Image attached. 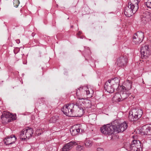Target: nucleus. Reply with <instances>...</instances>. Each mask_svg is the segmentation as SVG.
Wrapping results in <instances>:
<instances>
[{"label": "nucleus", "instance_id": "25", "mask_svg": "<svg viewBox=\"0 0 151 151\" xmlns=\"http://www.w3.org/2000/svg\"><path fill=\"white\" fill-rule=\"evenodd\" d=\"M85 146L86 147H91L93 145L92 142L88 139H86L84 142Z\"/></svg>", "mask_w": 151, "mask_h": 151}, {"label": "nucleus", "instance_id": "6", "mask_svg": "<svg viewBox=\"0 0 151 151\" xmlns=\"http://www.w3.org/2000/svg\"><path fill=\"white\" fill-rule=\"evenodd\" d=\"M115 121H117L118 122L116 124V126H115V131L116 132L119 133L125 131L127 128L128 125L126 123L124 122L123 123L120 124V121L118 120H116Z\"/></svg>", "mask_w": 151, "mask_h": 151}, {"label": "nucleus", "instance_id": "37", "mask_svg": "<svg viewBox=\"0 0 151 151\" xmlns=\"http://www.w3.org/2000/svg\"><path fill=\"white\" fill-rule=\"evenodd\" d=\"M35 35V34L34 33H32V36H34Z\"/></svg>", "mask_w": 151, "mask_h": 151}, {"label": "nucleus", "instance_id": "10", "mask_svg": "<svg viewBox=\"0 0 151 151\" xmlns=\"http://www.w3.org/2000/svg\"><path fill=\"white\" fill-rule=\"evenodd\" d=\"M124 14L127 17H130L133 14H135L137 11V10L133 7H132L128 5L126 6L124 9Z\"/></svg>", "mask_w": 151, "mask_h": 151}, {"label": "nucleus", "instance_id": "17", "mask_svg": "<svg viewBox=\"0 0 151 151\" xmlns=\"http://www.w3.org/2000/svg\"><path fill=\"white\" fill-rule=\"evenodd\" d=\"M116 89L119 86L120 80L117 77H115L111 78V80H109L108 81Z\"/></svg>", "mask_w": 151, "mask_h": 151}, {"label": "nucleus", "instance_id": "5", "mask_svg": "<svg viewBox=\"0 0 151 151\" xmlns=\"http://www.w3.org/2000/svg\"><path fill=\"white\" fill-rule=\"evenodd\" d=\"M130 151H140L142 150L141 143L137 140H133L130 145Z\"/></svg>", "mask_w": 151, "mask_h": 151}, {"label": "nucleus", "instance_id": "1", "mask_svg": "<svg viewBox=\"0 0 151 151\" xmlns=\"http://www.w3.org/2000/svg\"><path fill=\"white\" fill-rule=\"evenodd\" d=\"M75 105L77 108V110H75V114L73 117L81 116L84 113V109H88L90 107V104L88 102L77 100Z\"/></svg>", "mask_w": 151, "mask_h": 151}, {"label": "nucleus", "instance_id": "28", "mask_svg": "<svg viewBox=\"0 0 151 151\" xmlns=\"http://www.w3.org/2000/svg\"><path fill=\"white\" fill-rule=\"evenodd\" d=\"M129 119V120L131 121H136L137 120V119H136L135 118L134 119V116H133V114L130 112L129 113V115L128 116Z\"/></svg>", "mask_w": 151, "mask_h": 151}, {"label": "nucleus", "instance_id": "12", "mask_svg": "<svg viewBox=\"0 0 151 151\" xmlns=\"http://www.w3.org/2000/svg\"><path fill=\"white\" fill-rule=\"evenodd\" d=\"M140 132L143 135L151 134V124L143 126L140 129Z\"/></svg>", "mask_w": 151, "mask_h": 151}, {"label": "nucleus", "instance_id": "29", "mask_svg": "<svg viewBox=\"0 0 151 151\" xmlns=\"http://www.w3.org/2000/svg\"><path fill=\"white\" fill-rule=\"evenodd\" d=\"M15 119L16 116L14 115H12V114H11L9 119H8L7 120V122H11L12 121H13Z\"/></svg>", "mask_w": 151, "mask_h": 151}, {"label": "nucleus", "instance_id": "16", "mask_svg": "<svg viewBox=\"0 0 151 151\" xmlns=\"http://www.w3.org/2000/svg\"><path fill=\"white\" fill-rule=\"evenodd\" d=\"M105 90L109 93H112L114 91V89H116L108 81H106L104 85Z\"/></svg>", "mask_w": 151, "mask_h": 151}, {"label": "nucleus", "instance_id": "21", "mask_svg": "<svg viewBox=\"0 0 151 151\" xmlns=\"http://www.w3.org/2000/svg\"><path fill=\"white\" fill-rule=\"evenodd\" d=\"M24 130L27 138L29 139L30 137H32L33 131L32 128L28 127L27 128L24 129Z\"/></svg>", "mask_w": 151, "mask_h": 151}, {"label": "nucleus", "instance_id": "33", "mask_svg": "<svg viewBox=\"0 0 151 151\" xmlns=\"http://www.w3.org/2000/svg\"><path fill=\"white\" fill-rule=\"evenodd\" d=\"M38 102L40 104L43 103L45 101V99L44 98H41L39 99L38 100Z\"/></svg>", "mask_w": 151, "mask_h": 151}, {"label": "nucleus", "instance_id": "13", "mask_svg": "<svg viewBox=\"0 0 151 151\" xmlns=\"http://www.w3.org/2000/svg\"><path fill=\"white\" fill-rule=\"evenodd\" d=\"M77 145V143L74 141H71L65 144L62 148V151H69L74 146Z\"/></svg>", "mask_w": 151, "mask_h": 151}, {"label": "nucleus", "instance_id": "23", "mask_svg": "<svg viewBox=\"0 0 151 151\" xmlns=\"http://www.w3.org/2000/svg\"><path fill=\"white\" fill-rule=\"evenodd\" d=\"M19 137L20 139L22 140H24L26 138H27L24 129L22 130L20 132Z\"/></svg>", "mask_w": 151, "mask_h": 151}, {"label": "nucleus", "instance_id": "36", "mask_svg": "<svg viewBox=\"0 0 151 151\" xmlns=\"http://www.w3.org/2000/svg\"><path fill=\"white\" fill-rule=\"evenodd\" d=\"M16 42L17 43L19 44L20 42V41L19 40H16Z\"/></svg>", "mask_w": 151, "mask_h": 151}, {"label": "nucleus", "instance_id": "14", "mask_svg": "<svg viewBox=\"0 0 151 151\" xmlns=\"http://www.w3.org/2000/svg\"><path fill=\"white\" fill-rule=\"evenodd\" d=\"M16 139V138L15 136L12 135L10 137H8L5 138L4 140V142L6 145H9L14 143Z\"/></svg>", "mask_w": 151, "mask_h": 151}, {"label": "nucleus", "instance_id": "32", "mask_svg": "<svg viewBox=\"0 0 151 151\" xmlns=\"http://www.w3.org/2000/svg\"><path fill=\"white\" fill-rule=\"evenodd\" d=\"M145 4L147 7L151 8V0H148L147 2L145 3Z\"/></svg>", "mask_w": 151, "mask_h": 151}, {"label": "nucleus", "instance_id": "38", "mask_svg": "<svg viewBox=\"0 0 151 151\" xmlns=\"http://www.w3.org/2000/svg\"><path fill=\"white\" fill-rule=\"evenodd\" d=\"M81 32H78L77 33V35H80L81 34Z\"/></svg>", "mask_w": 151, "mask_h": 151}, {"label": "nucleus", "instance_id": "20", "mask_svg": "<svg viewBox=\"0 0 151 151\" xmlns=\"http://www.w3.org/2000/svg\"><path fill=\"white\" fill-rule=\"evenodd\" d=\"M78 126V127H77V128L78 127V128L72 129V131H70L71 134L73 136H74L77 134L78 133L80 132V130L81 131V132L83 130V129L81 125L79 124L77 125V126Z\"/></svg>", "mask_w": 151, "mask_h": 151}, {"label": "nucleus", "instance_id": "4", "mask_svg": "<svg viewBox=\"0 0 151 151\" xmlns=\"http://www.w3.org/2000/svg\"><path fill=\"white\" fill-rule=\"evenodd\" d=\"M75 105V104L72 103L64 105L62 109V111L67 116L73 117V115L75 114L74 109Z\"/></svg>", "mask_w": 151, "mask_h": 151}, {"label": "nucleus", "instance_id": "24", "mask_svg": "<svg viewBox=\"0 0 151 151\" xmlns=\"http://www.w3.org/2000/svg\"><path fill=\"white\" fill-rule=\"evenodd\" d=\"M141 15L147 18L151 19V14L148 11H144L143 12Z\"/></svg>", "mask_w": 151, "mask_h": 151}, {"label": "nucleus", "instance_id": "7", "mask_svg": "<svg viewBox=\"0 0 151 151\" xmlns=\"http://www.w3.org/2000/svg\"><path fill=\"white\" fill-rule=\"evenodd\" d=\"M144 38V33L141 32H138L134 34L133 36V43L135 44H138L142 41Z\"/></svg>", "mask_w": 151, "mask_h": 151}, {"label": "nucleus", "instance_id": "34", "mask_svg": "<svg viewBox=\"0 0 151 151\" xmlns=\"http://www.w3.org/2000/svg\"><path fill=\"white\" fill-rule=\"evenodd\" d=\"M14 4H15L16 6H18L19 4V0H14Z\"/></svg>", "mask_w": 151, "mask_h": 151}, {"label": "nucleus", "instance_id": "18", "mask_svg": "<svg viewBox=\"0 0 151 151\" xmlns=\"http://www.w3.org/2000/svg\"><path fill=\"white\" fill-rule=\"evenodd\" d=\"M132 82L129 81L128 80L125 83L123 86H122L121 89L126 91H128L131 88Z\"/></svg>", "mask_w": 151, "mask_h": 151}, {"label": "nucleus", "instance_id": "31", "mask_svg": "<svg viewBox=\"0 0 151 151\" xmlns=\"http://www.w3.org/2000/svg\"><path fill=\"white\" fill-rule=\"evenodd\" d=\"M76 150L77 151H84V148L83 146L79 145L76 147Z\"/></svg>", "mask_w": 151, "mask_h": 151}, {"label": "nucleus", "instance_id": "26", "mask_svg": "<svg viewBox=\"0 0 151 151\" xmlns=\"http://www.w3.org/2000/svg\"><path fill=\"white\" fill-rule=\"evenodd\" d=\"M106 125H104L100 128V130L101 132L105 135H107V132Z\"/></svg>", "mask_w": 151, "mask_h": 151}, {"label": "nucleus", "instance_id": "27", "mask_svg": "<svg viewBox=\"0 0 151 151\" xmlns=\"http://www.w3.org/2000/svg\"><path fill=\"white\" fill-rule=\"evenodd\" d=\"M141 20L142 22L144 24H145L148 22L149 20L151 19L150 18H147V17H145L142 16H141Z\"/></svg>", "mask_w": 151, "mask_h": 151}, {"label": "nucleus", "instance_id": "8", "mask_svg": "<svg viewBox=\"0 0 151 151\" xmlns=\"http://www.w3.org/2000/svg\"><path fill=\"white\" fill-rule=\"evenodd\" d=\"M141 57L142 58L146 59L150 55V52L148 45H143L141 49Z\"/></svg>", "mask_w": 151, "mask_h": 151}, {"label": "nucleus", "instance_id": "35", "mask_svg": "<svg viewBox=\"0 0 151 151\" xmlns=\"http://www.w3.org/2000/svg\"><path fill=\"white\" fill-rule=\"evenodd\" d=\"M97 151H104V150L103 148L99 147L97 149Z\"/></svg>", "mask_w": 151, "mask_h": 151}, {"label": "nucleus", "instance_id": "15", "mask_svg": "<svg viewBox=\"0 0 151 151\" xmlns=\"http://www.w3.org/2000/svg\"><path fill=\"white\" fill-rule=\"evenodd\" d=\"M131 113L134 116V119H138L141 117L142 114V111L141 109H133L132 110Z\"/></svg>", "mask_w": 151, "mask_h": 151}, {"label": "nucleus", "instance_id": "22", "mask_svg": "<svg viewBox=\"0 0 151 151\" xmlns=\"http://www.w3.org/2000/svg\"><path fill=\"white\" fill-rule=\"evenodd\" d=\"M11 113L9 112H4L1 116V119L2 120L7 121L8 119H9Z\"/></svg>", "mask_w": 151, "mask_h": 151}, {"label": "nucleus", "instance_id": "9", "mask_svg": "<svg viewBox=\"0 0 151 151\" xmlns=\"http://www.w3.org/2000/svg\"><path fill=\"white\" fill-rule=\"evenodd\" d=\"M117 121H114L111 124H106V127L107 132V135H111L114 134L115 132H116L115 131V126H116V124L118 122Z\"/></svg>", "mask_w": 151, "mask_h": 151}, {"label": "nucleus", "instance_id": "3", "mask_svg": "<svg viewBox=\"0 0 151 151\" xmlns=\"http://www.w3.org/2000/svg\"><path fill=\"white\" fill-rule=\"evenodd\" d=\"M129 91L121 89L120 93H117L115 94L113 97L114 100L116 102L122 101L127 98L129 96Z\"/></svg>", "mask_w": 151, "mask_h": 151}, {"label": "nucleus", "instance_id": "19", "mask_svg": "<svg viewBox=\"0 0 151 151\" xmlns=\"http://www.w3.org/2000/svg\"><path fill=\"white\" fill-rule=\"evenodd\" d=\"M139 1L138 0H130L128 3V5L138 10V8Z\"/></svg>", "mask_w": 151, "mask_h": 151}, {"label": "nucleus", "instance_id": "2", "mask_svg": "<svg viewBox=\"0 0 151 151\" xmlns=\"http://www.w3.org/2000/svg\"><path fill=\"white\" fill-rule=\"evenodd\" d=\"M93 91L91 90L90 91L89 90L87 86H81L76 90V94L79 101H83L82 99L85 98V97L86 95L89 97L91 96Z\"/></svg>", "mask_w": 151, "mask_h": 151}, {"label": "nucleus", "instance_id": "11", "mask_svg": "<svg viewBox=\"0 0 151 151\" xmlns=\"http://www.w3.org/2000/svg\"><path fill=\"white\" fill-rule=\"evenodd\" d=\"M127 62V58L126 56H121L118 58L116 63L119 67H123L125 66Z\"/></svg>", "mask_w": 151, "mask_h": 151}, {"label": "nucleus", "instance_id": "30", "mask_svg": "<svg viewBox=\"0 0 151 151\" xmlns=\"http://www.w3.org/2000/svg\"><path fill=\"white\" fill-rule=\"evenodd\" d=\"M58 119L55 116H53L49 120V122L50 123H55L56 122Z\"/></svg>", "mask_w": 151, "mask_h": 151}]
</instances>
